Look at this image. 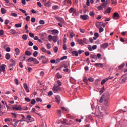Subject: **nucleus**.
Listing matches in <instances>:
<instances>
[{"mask_svg":"<svg viewBox=\"0 0 127 127\" xmlns=\"http://www.w3.org/2000/svg\"><path fill=\"white\" fill-rule=\"evenodd\" d=\"M103 96H104V105L105 106H106L108 107V106H110V102H109V99L110 98V93L109 92H106L103 94Z\"/></svg>","mask_w":127,"mask_h":127,"instance_id":"f257e3e1","label":"nucleus"},{"mask_svg":"<svg viewBox=\"0 0 127 127\" xmlns=\"http://www.w3.org/2000/svg\"><path fill=\"white\" fill-rule=\"evenodd\" d=\"M53 91L55 93H57V92H60L61 91V88L59 86L54 85L53 88Z\"/></svg>","mask_w":127,"mask_h":127,"instance_id":"f03ea898","label":"nucleus"},{"mask_svg":"<svg viewBox=\"0 0 127 127\" xmlns=\"http://www.w3.org/2000/svg\"><path fill=\"white\" fill-rule=\"evenodd\" d=\"M120 17V14L117 12H115L112 16L113 19H119Z\"/></svg>","mask_w":127,"mask_h":127,"instance_id":"7ed1b4c3","label":"nucleus"},{"mask_svg":"<svg viewBox=\"0 0 127 127\" xmlns=\"http://www.w3.org/2000/svg\"><path fill=\"white\" fill-rule=\"evenodd\" d=\"M80 18L82 19V20H87V19H89V15H81L80 16Z\"/></svg>","mask_w":127,"mask_h":127,"instance_id":"20e7f679","label":"nucleus"},{"mask_svg":"<svg viewBox=\"0 0 127 127\" xmlns=\"http://www.w3.org/2000/svg\"><path fill=\"white\" fill-rule=\"evenodd\" d=\"M12 110L13 111H22V108H21V106L18 105V107H13Z\"/></svg>","mask_w":127,"mask_h":127,"instance_id":"39448f33","label":"nucleus"},{"mask_svg":"<svg viewBox=\"0 0 127 127\" xmlns=\"http://www.w3.org/2000/svg\"><path fill=\"white\" fill-rule=\"evenodd\" d=\"M127 74L126 73V74H123V75H122V76L121 77V79H122V83H125V82H126V81H127V77L126 76H127Z\"/></svg>","mask_w":127,"mask_h":127,"instance_id":"423d86ee","label":"nucleus"},{"mask_svg":"<svg viewBox=\"0 0 127 127\" xmlns=\"http://www.w3.org/2000/svg\"><path fill=\"white\" fill-rule=\"evenodd\" d=\"M42 59L43 64L47 63V60L46 62H44V60H46V58H45V56H41L40 58H39V60H42Z\"/></svg>","mask_w":127,"mask_h":127,"instance_id":"0eeeda50","label":"nucleus"},{"mask_svg":"<svg viewBox=\"0 0 127 127\" xmlns=\"http://www.w3.org/2000/svg\"><path fill=\"white\" fill-rule=\"evenodd\" d=\"M55 18L58 20V21H60V22H61V23H64V19L61 17H55Z\"/></svg>","mask_w":127,"mask_h":127,"instance_id":"6e6552de","label":"nucleus"},{"mask_svg":"<svg viewBox=\"0 0 127 127\" xmlns=\"http://www.w3.org/2000/svg\"><path fill=\"white\" fill-rule=\"evenodd\" d=\"M56 102L57 104H60V102L61 101V98H60V96L57 95L55 97Z\"/></svg>","mask_w":127,"mask_h":127,"instance_id":"1a4fd4ad","label":"nucleus"},{"mask_svg":"<svg viewBox=\"0 0 127 127\" xmlns=\"http://www.w3.org/2000/svg\"><path fill=\"white\" fill-rule=\"evenodd\" d=\"M71 54L72 55V56H76V57L79 56V53L77 51H73L71 52Z\"/></svg>","mask_w":127,"mask_h":127,"instance_id":"9d476101","label":"nucleus"},{"mask_svg":"<svg viewBox=\"0 0 127 127\" xmlns=\"http://www.w3.org/2000/svg\"><path fill=\"white\" fill-rule=\"evenodd\" d=\"M109 46V44L107 43H105L104 44H103L101 45V47L103 48V49H105V48H107Z\"/></svg>","mask_w":127,"mask_h":127,"instance_id":"9b49d317","label":"nucleus"},{"mask_svg":"<svg viewBox=\"0 0 127 127\" xmlns=\"http://www.w3.org/2000/svg\"><path fill=\"white\" fill-rule=\"evenodd\" d=\"M44 5L47 6V7H50V6H51V2L49 0L47 3H45Z\"/></svg>","mask_w":127,"mask_h":127,"instance_id":"f8f14e48","label":"nucleus"},{"mask_svg":"<svg viewBox=\"0 0 127 127\" xmlns=\"http://www.w3.org/2000/svg\"><path fill=\"white\" fill-rule=\"evenodd\" d=\"M94 65L96 66V67H98V68H103V67H104L103 64H95Z\"/></svg>","mask_w":127,"mask_h":127,"instance_id":"ddd939ff","label":"nucleus"},{"mask_svg":"<svg viewBox=\"0 0 127 127\" xmlns=\"http://www.w3.org/2000/svg\"><path fill=\"white\" fill-rule=\"evenodd\" d=\"M102 22H96L95 24V25L97 28H99L100 27V26H102Z\"/></svg>","mask_w":127,"mask_h":127,"instance_id":"4468645a","label":"nucleus"},{"mask_svg":"<svg viewBox=\"0 0 127 127\" xmlns=\"http://www.w3.org/2000/svg\"><path fill=\"white\" fill-rule=\"evenodd\" d=\"M125 65H126V64L124 63H122L121 65H120L118 66L119 70H122V69H123V68H124L125 67Z\"/></svg>","mask_w":127,"mask_h":127,"instance_id":"2eb2a0df","label":"nucleus"},{"mask_svg":"<svg viewBox=\"0 0 127 127\" xmlns=\"http://www.w3.org/2000/svg\"><path fill=\"white\" fill-rule=\"evenodd\" d=\"M32 54L29 51L26 50L25 52V55H26L27 56H30Z\"/></svg>","mask_w":127,"mask_h":127,"instance_id":"dca6fc26","label":"nucleus"},{"mask_svg":"<svg viewBox=\"0 0 127 127\" xmlns=\"http://www.w3.org/2000/svg\"><path fill=\"white\" fill-rule=\"evenodd\" d=\"M10 33H11V34H17L16 31L14 29L10 30Z\"/></svg>","mask_w":127,"mask_h":127,"instance_id":"f3484780","label":"nucleus"},{"mask_svg":"<svg viewBox=\"0 0 127 127\" xmlns=\"http://www.w3.org/2000/svg\"><path fill=\"white\" fill-rule=\"evenodd\" d=\"M57 38H58V36H54L53 37V41L55 42H57Z\"/></svg>","mask_w":127,"mask_h":127,"instance_id":"a211bd4d","label":"nucleus"},{"mask_svg":"<svg viewBox=\"0 0 127 127\" xmlns=\"http://www.w3.org/2000/svg\"><path fill=\"white\" fill-rule=\"evenodd\" d=\"M1 12L2 14H5L6 13V9H5L4 8H1Z\"/></svg>","mask_w":127,"mask_h":127,"instance_id":"6ab92c4d","label":"nucleus"},{"mask_svg":"<svg viewBox=\"0 0 127 127\" xmlns=\"http://www.w3.org/2000/svg\"><path fill=\"white\" fill-rule=\"evenodd\" d=\"M69 12H70V13H72V12H73V13H75V12H76V10L74 9L73 7H71L69 9Z\"/></svg>","mask_w":127,"mask_h":127,"instance_id":"aec40b11","label":"nucleus"},{"mask_svg":"<svg viewBox=\"0 0 127 127\" xmlns=\"http://www.w3.org/2000/svg\"><path fill=\"white\" fill-rule=\"evenodd\" d=\"M5 58H6V60H9V59L10 58V54H9V53L6 54Z\"/></svg>","mask_w":127,"mask_h":127,"instance_id":"412c9836","label":"nucleus"},{"mask_svg":"<svg viewBox=\"0 0 127 127\" xmlns=\"http://www.w3.org/2000/svg\"><path fill=\"white\" fill-rule=\"evenodd\" d=\"M78 43L80 44V45H81V46H83L84 45V42L83 41V40L80 39L78 41Z\"/></svg>","mask_w":127,"mask_h":127,"instance_id":"4be33fe9","label":"nucleus"},{"mask_svg":"<svg viewBox=\"0 0 127 127\" xmlns=\"http://www.w3.org/2000/svg\"><path fill=\"white\" fill-rule=\"evenodd\" d=\"M104 98L105 99V96H104L103 94L99 100V103H100V104H102V103H103V101H104Z\"/></svg>","mask_w":127,"mask_h":127,"instance_id":"5701e85b","label":"nucleus"},{"mask_svg":"<svg viewBox=\"0 0 127 127\" xmlns=\"http://www.w3.org/2000/svg\"><path fill=\"white\" fill-rule=\"evenodd\" d=\"M34 40H38V41H39V42H41V43H42V41H41V40L39 39L38 38V37H37V36H36L34 37Z\"/></svg>","mask_w":127,"mask_h":127,"instance_id":"b1692460","label":"nucleus"},{"mask_svg":"<svg viewBox=\"0 0 127 127\" xmlns=\"http://www.w3.org/2000/svg\"><path fill=\"white\" fill-rule=\"evenodd\" d=\"M15 51L16 52V55H19L20 50L19 48H15Z\"/></svg>","mask_w":127,"mask_h":127,"instance_id":"393cba45","label":"nucleus"},{"mask_svg":"<svg viewBox=\"0 0 127 127\" xmlns=\"http://www.w3.org/2000/svg\"><path fill=\"white\" fill-rule=\"evenodd\" d=\"M108 80H109V79L108 78L104 79L103 80H102L101 83V85H104V84H105V83H106L107 81H108Z\"/></svg>","mask_w":127,"mask_h":127,"instance_id":"a878e982","label":"nucleus"},{"mask_svg":"<svg viewBox=\"0 0 127 127\" xmlns=\"http://www.w3.org/2000/svg\"><path fill=\"white\" fill-rule=\"evenodd\" d=\"M20 61H24V60H25V56H22L19 58Z\"/></svg>","mask_w":127,"mask_h":127,"instance_id":"bb28decb","label":"nucleus"},{"mask_svg":"<svg viewBox=\"0 0 127 127\" xmlns=\"http://www.w3.org/2000/svg\"><path fill=\"white\" fill-rule=\"evenodd\" d=\"M22 38L23 40H27V35L26 34L23 35Z\"/></svg>","mask_w":127,"mask_h":127,"instance_id":"cd10ccee","label":"nucleus"},{"mask_svg":"<svg viewBox=\"0 0 127 127\" xmlns=\"http://www.w3.org/2000/svg\"><path fill=\"white\" fill-rule=\"evenodd\" d=\"M1 69V70H2V71H3V72H5V65L4 64H2Z\"/></svg>","mask_w":127,"mask_h":127,"instance_id":"c85d7f7f","label":"nucleus"},{"mask_svg":"<svg viewBox=\"0 0 127 127\" xmlns=\"http://www.w3.org/2000/svg\"><path fill=\"white\" fill-rule=\"evenodd\" d=\"M104 92H105V86L102 87L101 89L100 90L99 93H100V94H103Z\"/></svg>","mask_w":127,"mask_h":127,"instance_id":"c756f323","label":"nucleus"},{"mask_svg":"<svg viewBox=\"0 0 127 127\" xmlns=\"http://www.w3.org/2000/svg\"><path fill=\"white\" fill-rule=\"evenodd\" d=\"M112 9V8L109 7L105 11L106 13H111V10Z\"/></svg>","mask_w":127,"mask_h":127,"instance_id":"7c9ffc66","label":"nucleus"},{"mask_svg":"<svg viewBox=\"0 0 127 127\" xmlns=\"http://www.w3.org/2000/svg\"><path fill=\"white\" fill-rule=\"evenodd\" d=\"M89 15L90 16H92V17H94V15H95V12L91 11L89 12Z\"/></svg>","mask_w":127,"mask_h":127,"instance_id":"2f4dec72","label":"nucleus"},{"mask_svg":"<svg viewBox=\"0 0 127 127\" xmlns=\"http://www.w3.org/2000/svg\"><path fill=\"white\" fill-rule=\"evenodd\" d=\"M22 24L21 23H20L19 24H15V27L19 28L21 26Z\"/></svg>","mask_w":127,"mask_h":127,"instance_id":"473e14b6","label":"nucleus"},{"mask_svg":"<svg viewBox=\"0 0 127 127\" xmlns=\"http://www.w3.org/2000/svg\"><path fill=\"white\" fill-rule=\"evenodd\" d=\"M35 103H36L35 99H33L31 101L30 104H31L32 105H35Z\"/></svg>","mask_w":127,"mask_h":127,"instance_id":"72a5a7b5","label":"nucleus"},{"mask_svg":"<svg viewBox=\"0 0 127 127\" xmlns=\"http://www.w3.org/2000/svg\"><path fill=\"white\" fill-rule=\"evenodd\" d=\"M83 41V43H85V44H88V40L86 38H83L82 39Z\"/></svg>","mask_w":127,"mask_h":127,"instance_id":"f704fd0d","label":"nucleus"},{"mask_svg":"<svg viewBox=\"0 0 127 127\" xmlns=\"http://www.w3.org/2000/svg\"><path fill=\"white\" fill-rule=\"evenodd\" d=\"M57 77L58 79H60L62 78V75H61L60 73H57Z\"/></svg>","mask_w":127,"mask_h":127,"instance_id":"c9c22d12","label":"nucleus"},{"mask_svg":"<svg viewBox=\"0 0 127 127\" xmlns=\"http://www.w3.org/2000/svg\"><path fill=\"white\" fill-rule=\"evenodd\" d=\"M33 62L34 63V64H39V62H38V61H37L35 58L34 59Z\"/></svg>","mask_w":127,"mask_h":127,"instance_id":"e433bc0d","label":"nucleus"},{"mask_svg":"<svg viewBox=\"0 0 127 127\" xmlns=\"http://www.w3.org/2000/svg\"><path fill=\"white\" fill-rule=\"evenodd\" d=\"M34 60V58L31 57V58H29L28 59V61H29V62H33Z\"/></svg>","mask_w":127,"mask_h":127,"instance_id":"4c0bfd02","label":"nucleus"},{"mask_svg":"<svg viewBox=\"0 0 127 127\" xmlns=\"http://www.w3.org/2000/svg\"><path fill=\"white\" fill-rule=\"evenodd\" d=\"M107 4H108V1L106 0L104 3H103L101 5L102 6H104V7H105V6H106V5H107Z\"/></svg>","mask_w":127,"mask_h":127,"instance_id":"58836bf2","label":"nucleus"},{"mask_svg":"<svg viewBox=\"0 0 127 127\" xmlns=\"http://www.w3.org/2000/svg\"><path fill=\"white\" fill-rule=\"evenodd\" d=\"M70 38H73V37L75 36V34L73 32H70Z\"/></svg>","mask_w":127,"mask_h":127,"instance_id":"ea45409f","label":"nucleus"},{"mask_svg":"<svg viewBox=\"0 0 127 127\" xmlns=\"http://www.w3.org/2000/svg\"><path fill=\"white\" fill-rule=\"evenodd\" d=\"M91 58H92V59H97V56L95 55H91L90 56Z\"/></svg>","mask_w":127,"mask_h":127,"instance_id":"a19ab883","label":"nucleus"},{"mask_svg":"<svg viewBox=\"0 0 127 127\" xmlns=\"http://www.w3.org/2000/svg\"><path fill=\"white\" fill-rule=\"evenodd\" d=\"M29 35L30 37H32V38H34V34L32 33H29Z\"/></svg>","mask_w":127,"mask_h":127,"instance_id":"79ce46f5","label":"nucleus"},{"mask_svg":"<svg viewBox=\"0 0 127 127\" xmlns=\"http://www.w3.org/2000/svg\"><path fill=\"white\" fill-rule=\"evenodd\" d=\"M54 51L55 53H57V52L58 51V48L57 47H55L54 48Z\"/></svg>","mask_w":127,"mask_h":127,"instance_id":"37998d69","label":"nucleus"},{"mask_svg":"<svg viewBox=\"0 0 127 127\" xmlns=\"http://www.w3.org/2000/svg\"><path fill=\"white\" fill-rule=\"evenodd\" d=\"M51 32L54 34V33H58L59 31H58V30H51Z\"/></svg>","mask_w":127,"mask_h":127,"instance_id":"c03bdc74","label":"nucleus"},{"mask_svg":"<svg viewBox=\"0 0 127 127\" xmlns=\"http://www.w3.org/2000/svg\"><path fill=\"white\" fill-rule=\"evenodd\" d=\"M53 9L54 10H56V9H58V5H54L52 7Z\"/></svg>","mask_w":127,"mask_h":127,"instance_id":"a18cd8bd","label":"nucleus"},{"mask_svg":"<svg viewBox=\"0 0 127 127\" xmlns=\"http://www.w3.org/2000/svg\"><path fill=\"white\" fill-rule=\"evenodd\" d=\"M41 50L42 51H43V52H44V53H46V52H47V50H46V49H45V48H42Z\"/></svg>","mask_w":127,"mask_h":127,"instance_id":"49530a36","label":"nucleus"},{"mask_svg":"<svg viewBox=\"0 0 127 127\" xmlns=\"http://www.w3.org/2000/svg\"><path fill=\"white\" fill-rule=\"evenodd\" d=\"M37 54H38V52H37V51L34 52V53L33 54V57H36V56H37Z\"/></svg>","mask_w":127,"mask_h":127,"instance_id":"de8ad7c7","label":"nucleus"},{"mask_svg":"<svg viewBox=\"0 0 127 127\" xmlns=\"http://www.w3.org/2000/svg\"><path fill=\"white\" fill-rule=\"evenodd\" d=\"M94 78H93L92 77H89L88 78V80L89 81V82H94Z\"/></svg>","mask_w":127,"mask_h":127,"instance_id":"09e8293b","label":"nucleus"},{"mask_svg":"<svg viewBox=\"0 0 127 127\" xmlns=\"http://www.w3.org/2000/svg\"><path fill=\"white\" fill-rule=\"evenodd\" d=\"M25 100L26 101V102H29L31 101V99H30L29 98L25 97Z\"/></svg>","mask_w":127,"mask_h":127,"instance_id":"8fccbe9b","label":"nucleus"},{"mask_svg":"<svg viewBox=\"0 0 127 127\" xmlns=\"http://www.w3.org/2000/svg\"><path fill=\"white\" fill-rule=\"evenodd\" d=\"M63 46L64 50H67V46L66 45V44H64Z\"/></svg>","mask_w":127,"mask_h":127,"instance_id":"3c124183","label":"nucleus"},{"mask_svg":"<svg viewBox=\"0 0 127 127\" xmlns=\"http://www.w3.org/2000/svg\"><path fill=\"white\" fill-rule=\"evenodd\" d=\"M26 21H30V16H27L26 17Z\"/></svg>","mask_w":127,"mask_h":127,"instance_id":"603ef678","label":"nucleus"},{"mask_svg":"<svg viewBox=\"0 0 127 127\" xmlns=\"http://www.w3.org/2000/svg\"><path fill=\"white\" fill-rule=\"evenodd\" d=\"M48 37H49V41H51L52 40V39H53V37H52V35H49Z\"/></svg>","mask_w":127,"mask_h":127,"instance_id":"864d4df0","label":"nucleus"},{"mask_svg":"<svg viewBox=\"0 0 127 127\" xmlns=\"http://www.w3.org/2000/svg\"><path fill=\"white\" fill-rule=\"evenodd\" d=\"M103 31H104V28H103V27H99V32H100V33H101V32H103Z\"/></svg>","mask_w":127,"mask_h":127,"instance_id":"5fc2aeb1","label":"nucleus"},{"mask_svg":"<svg viewBox=\"0 0 127 127\" xmlns=\"http://www.w3.org/2000/svg\"><path fill=\"white\" fill-rule=\"evenodd\" d=\"M57 84H58V86H59V87H60V86H61V85H62V82H61V81H60V80H58L57 81Z\"/></svg>","mask_w":127,"mask_h":127,"instance_id":"6e6d98bb","label":"nucleus"},{"mask_svg":"<svg viewBox=\"0 0 127 127\" xmlns=\"http://www.w3.org/2000/svg\"><path fill=\"white\" fill-rule=\"evenodd\" d=\"M67 56H64L62 57L61 58V60H64V59H67Z\"/></svg>","mask_w":127,"mask_h":127,"instance_id":"4d7b16f0","label":"nucleus"},{"mask_svg":"<svg viewBox=\"0 0 127 127\" xmlns=\"http://www.w3.org/2000/svg\"><path fill=\"white\" fill-rule=\"evenodd\" d=\"M8 23H9V20L7 19L5 20L4 24L7 25Z\"/></svg>","mask_w":127,"mask_h":127,"instance_id":"13d9d810","label":"nucleus"},{"mask_svg":"<svg viewBox=\"0 0 127 127\" xmlns=\"http://www.w3.org/2000/svg\"><path fill=\"white\" fill-rule=\"evenodd\" d=\"M27 120H28V121H31V116H30V115H28L27 116Z\"/></svg>","mask_w":127,"mask_h":127,"instance_id":"bf43d9fd","label":"nucleus"},{"mask_svg":"<svg viewBox=\"0 0 127 127\" xmlns=\"http://www.w3.org/2000/svg\"><path fill=\"white\" fill-rule=\"evenodd\" d=\"M39 23L40 24H44V23H45V22H44L43 20H41L39 21Z\"/></svg>","mask_w":127,"mask_h":127,"instance_id":"052dcab7","label":"nucleus"},{"mask_svg":"<svg viewBox=\"0 0 127 127\" xmlns=\"http://www.w3.org/2000/svg\"><path fill=\"white\" fill-rule=\"evenodd\" d=\"M66 121H67V119H64L63 121H62V124H63V125H64V124H66Z\"/></svg>","mask_w":127,"mask_h":127,"instance_id":"680f3d73","label":"nucleus"},{"mask_svg":"<svg viewBox=\"0 0 127 127\" xmlns=\"http://www.w3.org/2000/svg\"><path fill=\"white\" fill-rule=\"evenodd\" d=\"M10 62L12 64H15V61L13 60V59L10 60Z\"/></svg>","mask_w":127,"mask_h":127,"instance_id":"e2e57ef3","label":"nucleus"},{"mask_svg":"<svg viewBox=\"0 0 127 127\" xmlns=\"http://www.w3.org/2000/svg\"><path fill=\"white\" fill-rule=\"evenodd\" d=\"M46 46L48 49H50V48H51V46H50V44H47L46 45Z\"/></svg>","mask_w":127,"mask_h":127,"instance_id":"0e129e2a","label":"nucleus"},{"mask_svg":"<svg viewBox=\"0 0 127 127\" xmlns=\"http://www.w3.org/2000/svg\"><path fill=\"white\" fill-rule=\"evenodd\" d=\"M84 54H85V56H89V55H90V53H89V52L87 51L84 53Z\"/></svg>","mask_w":127,"mask_h":127,"instance_id":"69168bd1","label":"nucleus"},{"mask_svg":"<svg viewBox=\"0 0 127 127\" xmlns=\"http://www.w3.org/2000/svg\"><path fill=\"white\" fill-rule=\"evenodd\" d=\"M14 82L16 85H18V84H19L18 79H14Z\"/></svg>","mask_w":127,"mask_h":127,"instance_id":"338daca9","label":"nucleus"},{"mask_svg":"<svg viewBox=\"0 0 127 127\" xmlns=\"http://www.w3.org/2000/svg\"><path fill=\"white\" fill-rule=\"evenodd\" d=\"M3 33H4V32H3V30H0V36L3 35Z\"/></svg>","mask_w":127,"mask_h":127,"instance_id":"774afa93","label":"nucleus"}]
</instances>
